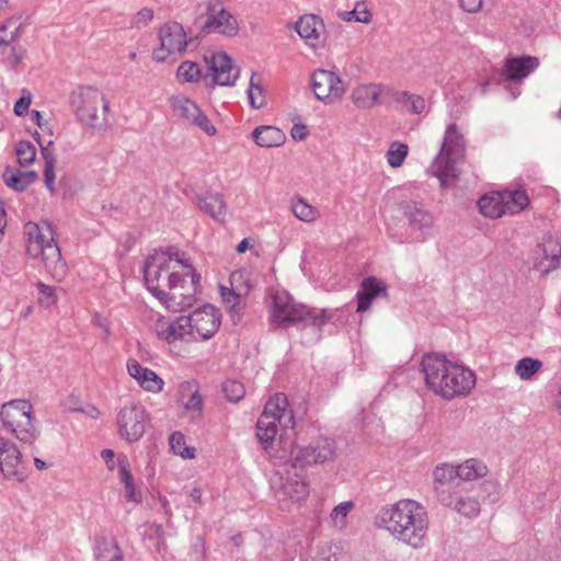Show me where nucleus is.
<instances>
[{"instance_id": "1", "label": "nucleus", "mask_w": 561, "mask_h": 561, "mask_svg": "<svg viewBox=\"0 0 561 561\" xmlns=\"http://www.w3.org/2000/svg\"><path fill=\"white\" fill-rule=\"evenodd\" d=\"M426 387L436 396L453 400L467 397L476 387V374L442 354H427L421 362Z\"/></svg>"}, {"instance_id": "2", "label": "nucleus", "mask_w": 561, "mask_h": 561, "mask_svg": "<svg viewBox=\"0 0 561 561\" xmlns=\"http://www.w3.org/2000/svg\"><path fill=\"white\" fill-rule=\"evenodd\" d=\"M378 525L399 541L420 549L425 543L430 520L427 511L421 503L400 500L380 511Z\"/></svg>"}, {"instance_id": "3", "label": "nucleus", "mask_w": 561, "mask_h": 561, "mask_svg": "<svg viewBox=\"0 0 561 561\" xmlns=\"http://www.w3.org/2000/svg\"><path fill=\"white\" fill-rule=\"evenodd\" d=\"M144 274L147 289L157 297L180 277L193 275V264L185 252L161 251L146 260Z\"/></svg>"}, {"instance_id": "4", "label": "nucleus", "mask_w": 561, "mask_h": 561, "mask_svg": "<svg viewBox=\"0 0 561 561\" xmlns=\"http://www.w3.org/2000/svg\"><path fill=\"white\" fill-rule=\"evenodd\" d=\"M399 216L388 222V230L399 242H422L434 225V216L424 203L413 199L397 205Z\"/></svg>"}, {"instance_id": "5", "label": "nucleus", "mask_w": 561, "mask_h": 561, "mask_svg": "<svg viewBox=\"0 0 561 561\" xmlns=\"http://www.w3.org/2000/svg\"><path fill=\"white\" fill-rule=\"evenodd\" d=\"M27 236V252L31 256H42L45 268L51 277L60 282L67 273L66 262L54 238L53 226L48 221L27 222L24 227Z\"/></svg>"}, {"instance_id": "6", "label": "nucleus", "mask_w": 561, "mask_h": 561, "mask_svg": "<svg viewBox=\"0 0 561 561\" xmlns=\"http://www.w3.org/2000/svg\"><path fill=\"white\" fill-rule=\"evenodd\" d=\"M333 317L328 309H311L297 304L288 291L276 289L272 294L270 320L279 327H288L298 322L321 329Z\"/></svg>"}, {"instance_id": "7", "label": "nucleus", "mask_w": 561, "mask_h": 561, "mask_svg": "<svg viewBox=\"0 0 561 561\" xmlns=\"http://www.w3.org/2000/svg\"><path fill=\"white\" fill-rule=\"evenodd\" d=\"M466 140L455 123L447 125L440 149L430 171L439 180L443 188L455 185L458 179L457 164L463 161Z\"/></svg>"}, {"instance_id": "8", "label": "nucleus", "mask_w": 561, "mask_h": 561, "mask_svg": "<svg viewBox=\"0 0 561 561\" xmlns=\"http://www.w3.org/2000/svg\"><path fill=\"white\" fill-rule=\"evenodd\" d=\"M295 417L288 404V399L284 393H276L265 404L262 414L256 423V436L263 448L271 455L273 442L278 432V427L293 428Z\"/></svg>"}, {"instance_id": "9", "label": "nucleus", "mask_w": 561, "mask_h": 561, "mask_svg": "<svg viewBox=\"0 0 561 561\" xmlns=\"http://www.w3.org/2000/svg\"><path fill=\"white\" fill-rule=\"evenodd\" d=\"M0 419L3 427L22 444H34L39 430L35 424L33 407L27 400H12L2 404Z\"/></svg>"}, {"instance_id": "10", "label": "nucleus", "mask_w": 561, "mask_h": 561, "mask_svg": "<svg viewBox=\"0 0 561 561\" xmlns=\"http://www.w3.org/2000/svg\"><path fill=\"white\" fill-rule=\"evenodd\" d=\"M529 203L527 192L522 188L493 191L482 195L477 202L480 214L491 219L519 214Z\"/></svg>"}, {"instance_id": "11", "label": "nucleus", "mask_w": 561, "mask_h": 561, "mask_svg": "<svg viewBox=\"0 0 561 561\" xmlns=\"http://www.w3.org/2000/svg\"><path fill=\"white\" fill-rule=\"evenodd\" d=\"M157 38L152 59L158 64L176 61L186 53L192 41L184 26L176 21L162 24L157 31Z\"/></svg>"}, {"instance_id": "12", "label": "nucleus", "mask_w": 561, "mask_h": 561, "mask_svg": "<svg viewBox=\"0 0 561 561\" xmlns=\"http://www.w3.org/2000/svg\"><path fill=\"white\" fill-rule=\"evenodd\" d=\"M201 276L193 266V275L180 277L174 284L168 286L163 294L156 298L171 312H181L196 302Z\"/></svg>"}, {"instance_id": "13", "label": "nucleus", "mask_w": 561, "mask_h": 561, "mask_svg": "<svg viewBox=\"0 0 561 561\" xmlns=\"http://www.w3.org/2000/svg\"><path fill=\"white\" fill-rule=\"evenodd\" d=\"M70 103L77 118L92 128H102L103 123L98 114L99 105L104 112L108 110V102L96 88L81 87L70 96Z\"/></svg>"}, {"instance_id": "14", "label": "nucleus", "mask_w": 561, "mask_h": 561, "mask_svg": "<svg viewBox=\"0 0 561 561\" xmlns=\"http://www.w3.org/2000/svg\"><path fill=\"white\" fill-rule=\"evenodd\" d=\"M149 414L140 403L125 404L117 414L119 436L128 443L138 442L145 434Z\"/></svg>"}, {"instance_id": "15", "label": "nucleus", "mask_w": 561, "mask_h": 561, "mask_svg": "<svg viewBox=\"0 0 561 561\" xmlns=\"http://www.w3.org/2000/svg\"><path fill=\"white\" fill-rule=\"evenodd\" d=\"M205 18L202 25L204 33H215L227 37H234L239 33L238 20L226 9L222 0H208Z\"/></svg>"}, {"instance_id": "16", "label": "nucleus", "mask_w": 561, "mask_h": 561, "mask_svg": "<svg viewBox=\"0 0 561 561\" xmlns=\"http://www.w3.org/2000/svg\"><path fill=\"white\" fill-rule=\"evenodd\" d=\"M335 456V443L327 437H319L307 447H295L290 450V466L304 469L306 466L323 463L333 460Z\"/></svg>"}, {"instance_id": "17", "label": "nucleus", "mask_w": 561, "mask_h": 561, "mask_svg": "<svg viewBox=\"0 0 561 561\" xmlns=\"http://www.w3.org/2000/svg\"><path fill=\"white\" fill-rule=\"evenodd\" d=\"M151 328L156 336L169 345L194 343L187 316L171 319L160 314L153 320Z\"/></svg>"}, {"instance_id": "18", "label": "nucleus", "mask_w": 561, "mask_h": 561, "mask_svg": "<svg viewBox=\"0 0 561 561\" xmlns=\"http://www.w3.org/2000/svg\"><path fill=\"white\" fill-rule=\"evenodd\" d=\"M190 330L193 333V342L210 340L221 324L220 311L211 305H205L187 316Z\"/></svg>"}, {"instance_id": "19", "label": "nucleus", "mask_w": 561, "mask_h": 561, "mask_svg": "<svg viewBox=\"0 0 561 561\" xmlns=\"http://www.w3.org/2000/svg\"><path fill=\"white\" fill-rule=\"evenodd\" d=\"M534 270L542 275L561 266V237L548 234L531 252Z\"/></svg>"}, {"instance_id": "20", "label": "nucleus", "mask_w": 561, "mask_h": 561, "mask_svg": "<svg viewBox=\"0 0 561 561\" xmlns=\"http://www.w3.org/2000/svg\"><path fill=\"white\" fill-rule=\"evenodd\" d=\"M438 502L448 508L454 510L466 518H476L481 513V503L477 496L459 485L453 490H438Z\"/></svg>"}, {"instance_id": "21", "label": "nucleus", "mask_w": 561, "mask_h": 561, "mask_svg": "<svg viewBox=\"0 0 561 561\" xmlns=\"http://www.w3.org/2000/svg\"><path fill=\"white\" fill-rule=\"evenodd\" d=\"M0 472L7 480L23 482L27 479L22 453L9 438L0 436Z\"/></svg>"}, {"instance_id": "22", "label": "nucleus", "mask_w": 561, "mask_h": 561, "mask_svg": "<svg viewBox=\"0 0 561 561\" xmlns=\"http://www.w3.org/2000/svg\"><path fill=\"white\" fill-rule=\"evenodd\" d=\"M311 85L316 98L328 104L340 101L346 91L340 76L325 69H318L313 72Z\"/></svg>"}, {"instance_id": "23", "label": "nucleus", "mask_w": 561, "mask_h": 561, "mask_svg": "<svg viewBox=\"0 0 561 561\" xmlns=\"http://www.w3.org/2000/svg\"><path fill=\"white\" fill-rule=\"evenodd\" d=\"M207 65V77L215 84L231 87L240 76V70L233 65L232 59L225 51H214L204 56Z\"/></svg>"}, {"instance_id": "24", "label": "nucleus", "mask_w": 561, "mask_h": 561, "mask_svg": "<svg viewBox=\"0 0 561 561\" xmlns=\"http://www.w3.org/2000/svg\"><path fill=\"white\" fill-rule=\"evenodd\" d=\"M285 473L286 477H284L283 472H277L279 474V484L275 480L272 481L273 488L276 489L275 494L278 501L299 502L305 500L309 494V486L305 478L298 472L291 476L287 469H285Z\"/></svg>"}, {"instance_id": "25", "label": "nucleus", "mask_w": 561, "mask_h": 561, "mask_svg": "<svg viewBox=\"0 0 561 561\" xmlns=\"http://www.w3.org/2000/svg\"><path fill=\"white\" fill-rule=\"evenodd\" d=\"M294 30L304 39L306 45L312 49L323 46L325 25L319 15L309 13L299 16L294 24Z\"/></svg>"}, {"instance_id": "26", "label": "nucleus", "mask_w": 561, "mask_h": 561, "mask_svg": "<svg viewBox=\"0 0 561 561\" xmlns=\"http://www.w3.org/2000/svg\"><path fill=\"white\" fill-rule=\"evenodd\" d=\"M128 375L136 380L138 386L146 392L160 393L163 390L164 381L152 369L142 366L138 360H127Z\"/></svg>"}, {"instance_id": "27", "label": "nucleus", "mask_w": 561, "mask_h": 561, "mask_svg": "<svg viewBox=\"0 0 561 561\" xmlns=\"http://www.w3.org/2000/svg\"><path fill=\"white\" fill-rule=\"evenodd\" d=\"M539 65V59L534 56L507 57L503 66L502 76L507 81H522L534 72Z\"/></svg>"}, {"instance_id": "28", "label": "nucleus", "mask_w": 561, "mask_h": 561, "mask_svg": "<svg viewBox=\"0 0 561 561\" xmlns=\"http://www.w3.org/2000/svg\"><path fill=\"white\" fill-rule=\"evenodd\" d=\"M387 287L376 277L369 276L363 279L360 289L357 291V311H367L373 301L378 297H387Z\"/></svg>"}, {"instance_id": "29", "label": "nucleus", "mask_w": 561, "mask_h": 561, "mask_svg": "<svg viewBox=\"0 0 561 561\" xmlns=\"http://www.w3.org/2000/svg\"><path fill=\"white\" fill-rule=\"evenodd\" d=\"M382 93V87L376 83L359 84L352 90L351 100L358 108H371Z\"/></svg>"}, {"instance_id": "30", "label": "nucleus", "mask_w": 561, "mask_h": 561, "mask_svg": "<svg viewBox=\"0 0 561 561\" xmlns=\"http://www.w3.org/2000/svg\"><path fill=\"white\" fill-rule=\"evenodd\" d=\"M252 139L262 148L280 147L285 140V133L275 126L263 125L252 131Z\"/></svg>"}, {"instance_id": "31", "label": "nucleus", "mask_w": 561, "mask_h": 561, "mask_svg": "<svg viewBox=\"0 0 561 561\" xmlns=\"http://www.w3.org/2000/svg\"><path fill=\"white\" fill-rule=\"evenodd\" d=\"M198 207L217 221H224L227 204L220 193H206L197 198Z\"/></svg>"}, {"instance_id": "32", "label": "nucleus", "mask_w": 561, "mask_h": 561, "mask_svg": "<svg viewBox=\"0 0 561 561\" xmlns=\"http://www.w3.org/2000/svg\"><path fill=\"white\" fill-rule=\"evenodd\" d=\"M119 462V481L124 485L125 499L127 502L139 504L142 501L141 492L137 489L134 477L130 471L128 459L121 458Z\"/></svg>"}, {"instance_id": "33", "label": "nucleus", "mask_w": 561, "mask_h": 561, "mask_svg": "<svg viewBox=\"0 0 561 561\" xmlns=\"http://www.w3.org/2000/svg\"><path fill=\"white\" fill-rule=\"evenodd\" d=\"M21 16H10L0 24V54L4 55L7 48L16 43L21 36Z\"/></svg>"}, {"instance_id": "34", "label": "nucleus", "mask_w": 561, "mask_h": 561, "mask_svg": "<svg viewBox=\"0 0 561 561\" xmlns=\"http://www.w3.org/2000/svg\"><path fill=\"white\" fill-rule=\"evenodd\" d=\"M5 185L14 191L22 192L31 185L36 179L33 171L23 172L18 169L8 167L2 174Z\"/></svg>"}, {"instance_id": "35", "label": "nucleus", "mask_w": 561, "mask_h": 561, "mask_svg": "<svg viewBox=\"0 0 561 561\" xmlns=\"http://www.w3.org/2000/svg\"><path fill=\"white\" fill-rule=\"evenodd\" d=\"M457 465L453 463H440L437 465L433 470L434 491L438 499V490H451L446 488V484L453 483L458 479Z\"/></svg>"}, {"instance_id": "36", "label": "nucleus", "mask_w": 561, "mask_h": 561, "mask_svg": "<svg viewBox=\"0 0 561 561\" xmlns=\"http://www.w3.org/2000/svg\"><path fill=\"white\" fill-rule=\"evenodd\" d=\"M96 561H124L123 552L115 539L101 538L94 548Z\"/></svg>"}, {"instance_id": "37", "label": "nucleus", "mask_w": 561, "mask_h": 561, "mask_svg": "<svg viewBox=\"0 0 561 561\" xmlns=\"http://www.w3.org/2000/svg\"><path fill=\"white\" fill-rule=\"evenodd\" d=\"M457 469L459 472L458 479L463 482L483 478L489 471L483 461L474 458L467 459L466 461L457 465Z\"/></svg>"}, {"instance_id": "38", "label": "nucleus", "mask_w": 561, "mask_h": 561, "mask_svg": "<svg viewBox=\"0 0 561 561\" xmlns=\"http://www.w3.org/2000/svg\"><path fill=\"white\" fill-rule=\"evenodd\" d=\"M180 392L184 409L199 415L203 410V400L196 386L184 382L180 387Z\"/></svg>"}, {"instance_id": "39", "label": "nucleus", "mask_w": 561, "mask_h": 561, "mask_svg": "<svg viewBox=\"0 0 561 561\" xmlns=\"http://www.w3.org/2000/svg\"><path fill=\"white\" fill-rule=\"evenodd\" d=\"M170 105L175 115L191 123L201 111L198 105L185 95H175L171 98Z\"/></svg>"}, {"instance_id": "40", "label": "nucleus", "mask_w": 561, "mask_h": 561, "mask_svg": "<svg viewBox=\"0 0 561 561\" xmlns=\"http://www.w3.org/2000/svg\"><path fill=\"white\" fill-rule=\"evenodd\" d=\"M290 209L297 219L305 222H313L320 217L319 210L302 197L291 199Z\"/></svg>"}, {"instance_id": "41", "label": "nucleus", "mask_w": 561, "mask_h": 561, "mask_svg": "<svg viewBox=\"0 0 561 561\" xmlns=\"http://www.w3.org/2000/svg\"><path fill=\"white\" fill-rule=\"evenodd\" d=\"M243 278V273L240 271L233 272L230 276L232 289L221 287V297L226 305H228L231 311H239L240 306V296L241 294H237L236 290L241 291V288L237 285Z\"/></svg>"}, {"instance_id": "42", "label": "nucleus", "mask_w": 561, "mask_h": 561, "mask_svg": "<svg viewBox=\"0 0 561 561\" xmlns=\"http://www.w3.org/2000/svg\"><path fill=\"white\" fill-rule=\"evenodd\" d=\"M542 366V362L537 358L524 357L516 363L514 370L522 380H530Z\"/></svg>"}, {"instance_id": "43", "label": "nucleus", "mask_w": 561, "mask_h": 561, "mask_svg": "<svg viewBox=\"0 0 561 561\" xmlns=\"http://www.w3.org/2000/svg\"><path fill=\"white\" fill-rule=\"evenodd\" d=\"M396 101L402 105L409 106L408 110L412 114H422L426 110V101L423 96L410 93L408 91H400L396 94Z\"/></svg>"}, {"instance_id": "44", "label": "nucleus", "mask_w": 561, "mask_h": 561, "mask_svg": "<svg viewBox=\"0 0 561 561\" xmlns=\"http://www.w3.org/2000/svg\"><path fill=\"white\" fill-rule=\"evenodd\" d=\"M202 69L198 64L185 60L180 64L176 70V78L185 83H196L201 80Z\"/></svg>"}, {"instance_id": "45", "label": "nucleus", "mask_w": 561, "mask_h": 561, "mask_svg": "<svg viewBox=\"0 0 561 561\" xmlns=\"http://www.w3.org/2000/svg\"><path fill=\"white\" fill-rule=\"evenodd\" d=\"M170 447L171 450L182 457L183 459H193L195 458L196 450L194 447L187 446L185 436L181 432H174L170 436Z\"/></svg>"}, {"instance_id": "46", "label": "nucleus", "mask_w": 561, "mask_h": 561, "mask_svg": "<svg viewBox=\"0 0 561 561\" xmlns=\"http://www.w3.org/2000/svg\"><path fill=\"white\" fill-rule=\"evenodd\" d=\"M339 16L345 22L355 21L368 24L371 21V12L364 2H357L355 8L351 11L340 12Z\"/></svg>"}, {"instance_id": "47", "label": "nucleus", "mask_w": 561, "mask_h": 561, "mask_svg": "<svg viewBox=\"0 0 561 561\" xmlns=\"http://www.w3.org/2000/svg\"><path fill=\"white\" fill-rule=\"evenodd\" d=\"M409 153L408 145L393 141L387 151V162L392 168H399L403 164Z\"/></svg>"}, {"instance_id": "48", "label": "nucleus", "mask_w": 561, "mask_h": 561, "mask_svg": "<svg viewBox=\"0 0 561 561\" xmlns=\"http://www.w3.org/2000/svg\"><path fill=\"white\" fill-rule=\"evenodd\" d=\"M3 56V64L11 70H15L26 56L25 47L13 43L10 45Z\"/></svg>"}, {"instance_id": "49", "label": "nucleus", "mask_w": 561, "mask_h": 561, "mask_svg": "<svg viewBox=\"0 0 561 561\" xmlns=\"http://www.w3.org/2000/svg\"><path fill=\"white\" fill-rule=\"evenodd\" d=\"M249 101L252 107L261 108L265 105V96L260 79L256 73H252L250 79V85L248 90Z\"/></svg>"}, {"instance_id": "50", "label": "nucleus", "mask_w": 561, "mask_h": 561, "mask_svg": "<svg viewBox=\"0 0 561 561\" xmlns=\"http://www.w3.org/2000/svg\"><path fill=\"white\" fill-rule=\"evenodd\" d=\"M15 153L19 164L22 168H25L34 162L36 157V148L32 142L22 140L18 142L15 147Z\"/></svg>"}, {"instance_id": "51", "label": "nucleus", "mask_w": 561, "mask_h": 561, "mask_svg": "<svg viewBox=\"0 0 561 561\" xmlns=\"http://www.w3.org/2000/svg\"><path fill=\"white\" fill-rule=\"evenodd\" d=\"M36 287L38 289V305L46 309H49L57 305L58 296L56 294V288L54 286L46 285L43 282H37Z\"/></svg>"}, {"instance_id": "52", "label": "nucleus", "mask_w": 561, "mask_h": 561, "mask_svg": "<svg viewBox=\"0 0 561 561\" xmlns=\"http://www.w3.org/2000/svg\"><path fill=\"white\" fill-rule=\"evenodd\" d=\"M154 18V12L151 8H142L137 11L129 20V25L131 28L141 30L148 26Z\"/></svg>"}, {"instance_id": "53", "label": "nucleus", "mask_w": 561, "mask_h": 561, "mask_svg": "<svg viewBox=\"0 0 561 561\" xmlns=\"http://www.w3.org/2000/svg\"><path fill=\"white\" fill-rule=\"evenodd\" d=\"M353 508L354 503L352 501L342 502L336 505L331 513V519L334 525L340 528L344 527L346 525V517Z\"/></svg>"}, {"instance_id": "54", "label": "nucleus", "mask_w": 561, "mask_h": 561, "mask_svg": "<svg viewBox=\"0 0 561 561\" xmlns=\"http://www.w3.org/2000/svg\"><path fill=\"white\" fill-rule=\"evenodd\" d=\"M222 391L225 392L227 399L231 402L240 401L245 394L244 386L237 380L225 381L222 385Z\"/></svg>"}, {"instance_id": "55", "label": "nucleus", "mask_w": 561, "mask_h": 561, "mask_svg": "<svg viewBox=\"0 0 561 561\" xmlns=\"http://www.w3.org/2000/svg\"><path fill=\"white\" fill-rule=\"evenodd\" d=\"M191 124L202 129L208 136H214L217 133L216 127L211 124L207 115L202 111L196 114Z\"/></svg>"}, {"instance_id": "56", "label": "nucleus", "mask_w": 561, "mask_h": 561, "mask_svg": "<svg viewBox=\"0 0 561 561\" xmlns=\"http://www.w3.org/2000/svg\"><path fill=\"white\" fill-rule=\"evenodd\" d=\"M32 103V93L23 89L21 98L15 102L13 112L16 116H23L27 113L28 107Z\"/></svg>"}, {"instance_id": "57", "label": "nucleus", "mask_w": 561, "mask_h": 561, "mask_svg": "<svg viewBox=\"0 0 561 561\" xmlns=\"http://www.w3.org/2000/svg\"><path fill=\"white\" fill-rule=\"evenodd\" d=\"M44 181L50 193H55V164L44 165Z\"/></svg>"}, {"instance_id": "58", "label": "nucleus", "mask_w": 561, "mask_h": 561, "mask_svg": "<svg viewBox=\"0 0 561 561\" xmlns=\"http://www.w3.org/2000/svg\"><path fill=\"white\" fill-rule=\"evenodd\" d=\"M35 139L37 140V142L39 144V146L42 148L41 153L44 159V165L49 164V162H50V164H55L56 158H55L53 151L49 149V146L44 147L42 145L37 133H35ZM48 145H51V141H49Z\"/></svg>"}, {"instance_id": "59", "label": "nucleus", "mask_w": 561, "mask_h": 561, "mask_svg": "<svg viewBox=\"0 0 561 561\" xmlns=\"http://www.w3.org/2000/svg\"><path fill=\"white\" fill-rule=\"evenodd\" d=\"M460 7L469 13H477L483 7V0H459Z\"/></svg>"}, {"instance_id": "60", "label": "nucleus", "mask_w": 561, "mask_h": 561, "mask_svg": "<svg viewBox=\"0 0 561 561\" xmlns=\"http://www.w3.org/2000/svg\"><path fill=\"white\" fill-rule=\"evenodd\" d=\"M290 135L295 140H304L307 137L308 131L304 124H295L291 128Z\"/></svg>"}, {"instance_id": "61", "label": "nucleus", "mask_w": 561, "mask_h": 561, "mask_svg": "<svg viewBox=\"0 0 561 561\" xmlns=\"http://www.w3.org/2000/svg\"><path fill=\"white\" fill-rule=\"evenodd\" d=\"M121 458L128 459V457L125 454H118L110 463H105L108 471L113 472L117 470L119 473V460Z\"/></svg>"}, {"instance_id": "62", "label": "nucleus", "mask_w": 561, "mask_h": 561, "mask_svg": "<svg viewBox=\"0 0 561 561\" xmlns=\"http://www.w3.org/2000/svg\"><path fill=\"white\" fill-rule=\"evenodd\" d=\"M116 456L112 449H103L101 451V458L105 463H110Z\"/></svg>"}, {"instance_id": "63", "label": "nucleus", "mask_w": 561, "mask_h": 561, "mask_svg": "<svg viewBox=\"0 0 561 561\" xmlns=\"http://www.w3.org/2000/svg\"><path fill=\"white\" fill-rule=\"evenodd\" d=\"M31 121L34 122L39 128H43V118L39 111L33 110L31 112Z\"/></svg>"}, {"instance_id": "64", "label": "nucleus", "mask_w": 561, "mask_h": 561, "mask_svg": "<svg viewBox=\"0 0 561 561\" xmlns=\"http://www.w3.org/2000/svg\"><path fill=\"white\" fill-rule=\"evenodd\" d=\"M554 410L561 415V385L553 401Z\"/></svg>"}]
</instances>
